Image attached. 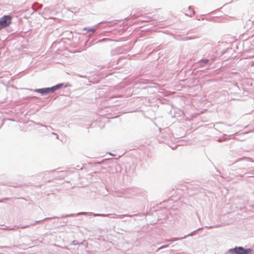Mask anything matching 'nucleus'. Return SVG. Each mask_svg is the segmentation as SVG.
<instances>
[{
	"mask_svg": "<svg viewBox=\"0 0 254 254\" xmlns=\"http://www.w3.org/2000/svg\"><path fill=\"white\" fill-rule=\"evenodd\" d=\"M250 251V249L246 250L241 247H236L234 249H230L228 251V254H247Z\"/></svg>",
	"mask_w": 254,
	"mask_h": 254,
	"instance_id": "f257e3e1",
	"label": "nucleus"
},
{
	"mask_svg": "<svg viewBox=\"0 0 254 254\" xmlns=\"http://www.w3.org/2000/svg\"><path fill=\"white\" fill-rule=\"evenodd\" d=\"M11 21V18L9 15H5L0 19V30L8 26Z\"/></svg>",
	"mask_w": 254,
	"mask_h": 254,
	"instance_id": "f03ea898",
	"label": "nucleus"
},
{
	"mask_svg": "<svg viewBox=\"0 0 254 254\" xmlns=\"http://www.w3.org/2000/svg\"><path fill=\"white\" fill-rule=\"evenodd\" d=\"M58 88V86L53 87L52 88H43L36 89V92L41 93V94H47L50 92H53L55 89Z\"/></svg>",
	"mask_w": 254,
	"mask_h": 254,
	"instance_id": "7ed1b4c3",
	"label": "nucleus"
},
{
	"mask_svg": "<svg viewBox=\"0 0 254 254\" xmlns=\"http://www.w3.org/2000/svg\"><path fill=\"white\" fill-rule=\"evenodd\" d=\"M207 62H208V60H204V63L205 64L207 63Z\"/></svg>",
	"mask_w": 254,
	"mask_h": 254,
	"instance_id": "20e7f679",
	"label": "nucleus"
}]
</instances>
